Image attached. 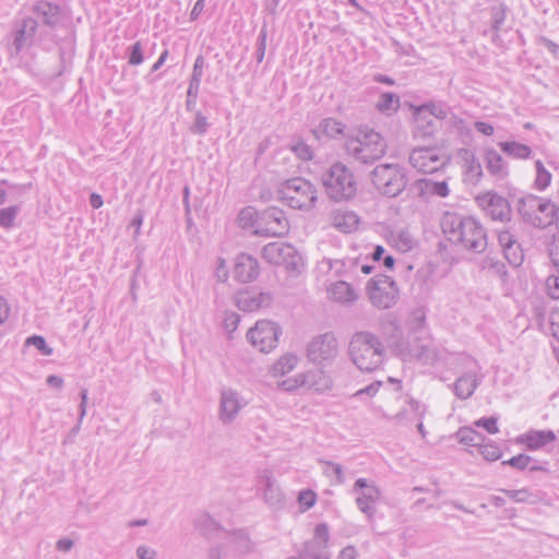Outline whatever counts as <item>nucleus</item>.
I'll return each instance as SVG.
<instances>
[{"label":"nucleus","mask_w":559,"mask_h":559,"mask_svg":"<svg viewBox=\"0 0 559 559\" xmlns=\"http://www.w3.org/2000/svg\"><path fill=\"white\" fill-rule=\"evenodd\" d=\"M441 229L449 241L466 250L480 253L487 248L486 229L474 217L445 212L441 218Z\"/></svg>","instance_id":"obj_1"},{"label":"nucleus","mask_w":559,"mask_h":559,"mask_svg":"<svg viewBox=\"0 0 559 559\" xmlns=\"http://www.w3.org/2000/svg\"><path fill=\"white\" fill-rule=\"evenodd\" d=\"M386 142L377 131L368 127H359L347 135L345 152L355 162L370 165L381 159L386 152Z\"/></svg>","instance_id":"obj_2"},{"label":"nucleus","mask_w":559,"mask_h":559,"mask_svg":"<svg viewBox=\"0 0 559 559\" xmlns=\"http://www.w3.org/2000/svg\"><path fill=\"white\" fill-rule=\"evenodd\" d=\"M384 345L370 332H356L348 344V355L353 364L361 371L372 372L379 369L384 360Z\"/></svg>","instance_id":"obj_3"},{"label":"nucleus","mask_w":559,"mask_h":559,"mask_svg":"<svg viewBox=\"0 0 559 559\" xmlns=\"http://www.w3.org/2000/svg\"><path fill=\"white\" fill-rule=\"evenodd\" d=\"M317 193L314 185L301 177L287 179L277 189L281 201L289 207L300 211H309L314 207Z\"/></svg>","instance_id":"obj_4"},{"label":"nucleus","mask_w":559,"mask_h":559,"mask_svg":"<svg viewBox=\"0 0 559 559\" xmlns=\"http://www.w3.org/2000/svg\"><path fill=\"white\" fill-rule=\"evenodd\" d=\"M328 197L336 202L348 201L356 195L357 183L349 168L334 163L322 176Z\"/></svg>","instance_id":"obj_5"},{"label":"nucleus","mask_w":559,"mask_h":559,"mask_svg":"<svg viewBox=\"0 0 559 559\" xmlns=\"http://www.w3.org/2000/svg\"><path fill=\"white\" fill-rule=\"evenodd\" d=\"M370 179L376 190L386 198L399 197L408 183L407 171L399 164L377 165Z\"/></svg>","instance_id":"obj_6"},{"label":"nucleus","mask_w":559,"mask_h":559,"mask_svg":"<svg viewBox=\"0 0 559 559\" xmlns=\"http://www.w3.org/2000/svg\"><path fill=\"white\" fill-rule=\"evenodd\" d=\"M371 304L378 309H390L399 300L400 290L394 280L388 275H377L368 283Z\"/></svg>","instance_id":"obj_7"},{"label":"nucleus","mask_w":559,"mask_h":559,"mask_svg":"<svg viewBox=\"0 0 559 559\" xmlns=\"http://www.w3.org/2000/svg\"><path fill=\"white\" fill-rule=\"evenodd\" d=\"M252 226L255 228V235L266 237H281L289 230V223L284 211L275 206L263 210L252 223Z\"/></svg>","instance_id":"obj_8"},{"label":"nucleus","mask_w":559,"mask_h":559,"mask_svg":"<svg viewBox=\"0 0 559 559\" xmlns=\"http://www.w3.org/2000/svg\"><path fill=\"white\" fill-rule=\"evenodd\" d=\"M477 205L491 221L507 223L511 221L512 210L507 198L496 191H486L475 198Z\"/></svg>","instance_id":"obj_9"},{"label":"nucleus","mask_w":559,"mask_h":559,"mask_svg":"<svg viewBox=\"0 0 559 559\" xmlns=\"http://www.w3.org/2000/svg\"><path fill=\"white\" fill-rule=\"evenodd\" d=\"M282 330L278 324L269 320H260L247 333V338L253 347L262 353H269L277 346Z\"/></svg>","instance_id":"obj_10"},{"label":"nucleus","mask_w":559,"mask_h":559,"mask_svg":"<svg viewBox=\"0 0 559 559\" xmlns=\"http://www.w3.org/2000/svg\"><path fill=\"white\" fill-rule=\"evenodd\" d=\"M408 160L418 171L432 174L445 166L449 158L438 147L424 146L414 148L409 154Z\"/></svg>","instance_id":"obj_11"},{"label":"nucleus","mask_w":559,"mask_h":559,"mask_svg":"<svg viewBox=\"0 0 559 559\" xmlns=\"http://www.w3.org/2000/svg\"><path fill=\"white\" fill-rule=\"evenodd\" d=\"M262 258L271 264L283 265L287 270H297L301 257L294 246L287 242H270L262 248Z\"/></svg>","instance_id":"obj_12"},{"label":"nucleus","mask_w":559,"mask_h":559,"mask_svg":"<svg viewBox=\"0 0 559 559\" xmlns=\"http://www.w3.org/2000/svg\"><path fill=\"white\" fill-rule=\"evenodd\" d=\"M337 354L338 343L332 332L314 336L307 346V357L316 365L330 362L335 359Z\"/></svg>","instance_id":"obj_13"},{"label":"nucleus","mask_w":559,"mask_h":559,"mask_svg":"<svg viewBox=\"0 0 559 559\" xmlns=\"http://www.w3.org/2000/svg\"><path fill=\"white\" fill-rule=\"evenodd\" d=\"M332 385V378L322 369H312L302 373H298L294 378L287 379L282 383V386L287 391L306 386L309 390L321 393L331 390Z\"/></svg>","instance_id":"obj_14"},{"label":"nucleus","mask_w":559,"mask_h":559,"mask_svg":"<svg viewBox=\"0 0 559 559\" xmlns=\"http://www.w3.org/2000/svg\"><path fill=\"white\" fill-rule=\"evenodd\" d=\"M329 539L328 524L319 523L314 528L313 537L304 544L301 559H330Z\"/></svg>","instance_id":"obj_15"},{"label":"nucleus","mask_w":559,"mask_h":559,"mask_svg":"<svg viewBox=\"0 0 559 559\" xmlns=\"http://www.w3.org/2000/svg\"><path fill=\"white\" fill-rule=\"evenodd\" d=\"M353 491L357 493L356 504L358 509L367 515L369 520L376 514L374 503L380 499V490L373 484L369 483L366 478L356 480Z\"/></svg>","instance_id":"obj_16"},{"label":"nucleus","mask_w":559,"mask_h":559,"mask_svg":"<svg viewBox=\"0 0 559 559\" xmlns=\"http://www.w3.org/2000/svg\"><path fill=\"white\" fill-rule=\"evenodd\" d=\"M34 19L37 20L39 26L56 29L64 21L63 9L55 2L47 0H38L32 8Z\"/></svg>","instance_id":"obj_17"},{"label":"nucleus","mask_w":559,"mask_h":559,"mask_svg":"<svg viewBox=\"0 0 559 559\" xmlns=\"http://www.w3.org/2000/svg\"><path fill=\"white\" fill-rule=\"evenodd\" d=\"M247 405L246 400L236 390L225 388L219 394L218 418L224 425L231 424Z\"/></svg>","instance_id":"obj_18"},{"label":"nucleus","mask_w":559,"mask_h":559,"mask_svg":"<svg viewBox=\"0 0 559 559\" xmlns=\"http://www.w3.org/2000/svg\"><path fill=\"white\" fill-rule=\"evenodd\" d=\"M39 28L37 20L33 16H26L15 24L12 41L15 55L32 46L37 34L41 36L43 32Z\"/></svg>","instance_id":"obj_19"},{"label":"nucleus","mask_w":559,"mask_h":559,"mask_svg":"<svg viewBox=\"0 0 559 559\" xmlns=\"http://www.w3.org/2000/svg\"><path fill=\"white\" fill-rule=\"evenodd\" d=\"M468 360L475 366V368H469L451 385L454 395L460 400L469 399L483 381V376L479 373L480 367L477 361L473 359Z\"/></svg>","instance_id":"obj_20"},{"label":"nucleus","mask_w":559,"mask_h":559,"mask_svg":"<svg viewBox=\"0 0 559 559\" xmlns=\"http://www.w3.org/2000/svg\"><path fill=\"white\" fill-rule=\"evenodd\" d=\"M409 193L413 197L429 200L431 197L447 198L450 194V188L445 180L435 181L430 178L417 179L409 185Z\"/></svg>","instance_id":"obj_21"},{"label":"nucleus","mask_w":559,"mask_h":559,"mask_svg":"<svg viewBox=\"0 0 559 559\" xmlns=\"http://www.w3.org/2000/svg\"><path fill=\"white\" fill-rule=\"evenodd\" d=\"M236 306L245 312H253L267 308L273 302V296L266 292L240 290L235 296Z\"/></svg>","instance_id":"obj_22"},{"label":"nucleus","mask_w":559,"mask_h":559,"mask_svg":"<svg viewBox=\"0 0 559 559\" xmlns=\"http://www.w3.org/2000/svg\"><path fill=\"white\" fill-rule=\"evenodd\" d=\"M412 355L424 365H436L438 362H445L449 357V352L437 346L432 341H427L423 344H414L412 346Z\"/></svg>","instance_id":"obj_23"},{"label":"nucleus","mask_w":559,"mask_h":559,"mask_svg":"<svg viewBox=\"0 0 559 559\" xmlns=\"http://www.w3.org/2000/svg\"><path fill=\"white\" fill-rule=\"evenodd\" d=\"M260 266L257 258L241 252L236 257L234 277L240 283H251L258 278Z\"/></svg>","instance_id":"obj_24"},{"label":"nucleus","mask_w":559,"mask_h":559,"mask_svg":"<svg viewBox=\"0 0 559 559\" xmlns=\"http://www.w3.org/2000/svg\"><path fill=\"white\" fill-rule=\"evenodd\" d=\"M258 483L264 486L263 499L272 508L284 504V495L270 469H263L258 475Z\"/></svg>","instance_id":"obj_25"},{"label":"nucleus","mask_w":559,"mask_h":559,"mask_svg":"<svg viewBox=\"0 0 559 559\" xmlns=\"http://www.w3.org/2000/svg\"><path fill=\"white\" fill-rule=\"evenodd\" d=\"M414 126L413 135L416 139H428L437 131V123L431 115L425 109L416 107L413 112Z\"/></svg>","instance_id":"obj_26"},{"label":"nucleus","mask_w":559,"mask_h":559,"mask_svg":"<svg viewBox=\"0 0 559 559\" xmlns=\"http://www.w3.org/2000/svg\"><path fill=\"white\" fill-rule=\"evenodd\" d=\"M532 225L537 228H546L555 225L559 228V206L550 200L542 199L540 206L537 210Z\"/></svg>","instance_id":"obj_27"},{"label":"nucleus","mask_w":559,"mask_h":559,"mask_svg":"<svg viewBox=\"0 0 559 559\" xmlns=\"http://www.w3.org/2000/svg\"><path fill=\"white\" fill-rule=\"evenodd\" d=\"M484 162L487 171L496 179L503 180L509 176L508 163L495 148H485Z\"/></svg>","instance_id":"obj_28"},{"label":"nucleus","mask_w":559,"mask_h":559,"mask_svg":"<svg viewBox=\"0 0 559 559\" xmlns=\"http://www.w3.org/2000/svg\"><path fill=\"white\" fill-rule=\"evenodd\" d=\"M330 222L338 231L349 234L357 229L359 218L353 211L334 210L330 215Z\"/></svg>","instance_id":"obj_29"},{"label":"nucleus","mask_w":559,"mask_h":559,"mask_svg":"<svg viewBox=\"0 0 559 559\" xmlns=\"http://www.w3.org/2000/svg\"><path fill=\"white\" fill-rule=\"evenodd\" d=\"M330 297L341 304H349L357 299L358 295L355 288L347 282L337 281L329 288Z\"/></svg>","instance_id":"obj_30"},{"label":"nucleus","mask_w":559,"mask_h":559,"mask_svg":"<svg viewBox=\"0 0 559 559\" xmlns=\"http://www.w3.org/2000/svg\"><path fill=\"white\" fill-rule=\"evenodd\" d=\"M542 199L543 198L534 194H527L520 199L518 211L524 222L533 224L537 210L540 206Z\"/></svg>","instance_id":"obj_31"},{"label":"nucleus","mask_w":559,"mask_h":559,"mask_svg":"<svg viewBox=\"0 0 559 559\" xmlns=\"http://www.w3.org/2000/svg\"><path fill=\"white\" fill-rule=\"evenodd\" d=\"M555 440L556 435L552 430H531L523 436V441L530 450L539 449Z\"/></svg>","instance_id":"obj_32"},{"label":"nucleus","mask_w":559,"mask_h":559,"mask_svg":"<svg viewBox=\"0 0 559 559\" xmlns=\"http://www.w3.org/2000/svg\"><path fill=\"white\" fill-rule=\"evenodd\" d=\"M463 168L466 181L476 185L483 178L484 174L480 162L473 153H469L468 151H465Z\"/></svg>","instance_id":"obj_33"},{"label":"nucleus","mask_w":559,"mask_h":559,"mask_svg":"<svg viewBox=\"0 0 559 559\" xmlns=\"http://www.w3.org/2000/svg\"><path fill=\"white\" fill-rule=\"evenodd\" d=\"M498 145L502 152L513 158L526 159L532 154V148L528 145L515 141L499 142Z\"/></svg>","instance_id":"obj_34"},{"label":"nucleus","mask_w":559,"mask_h":559,"mask_svg":"<svg viewBox=\"0 0 559 559\" xmlns=\"http://www.w3.org/2000/svg\"><path fill=\"white\" fill-rule=\"evenodd\" d=\"M345 130V124L342 122L333 119V118H325L323 119L317 129L313 131L316 136H319V133L324 134L329 138H336L338 135H342Z\"/></svg>","instance_id":"obj_35"},{"label":"nucleus","mask_w":559,"mask_h":559,"mask_svg":"<svg viewBox=\"0 0 559 559\" xmlns=\"http://www.w3.org/2000/svg\"><path fill=\"white\" fill-rule=\"evenodd\" d=\"M297 362V355L287 353L283 355L278 360H276V362L272 366L271 371L274 377H282L290 372L296 367Z\"/></svg>","instance_id":"obj_36"},{"label":"nucleus","mask_w":559,"mask_h":559,"mask_svg":"<svg viewBox=\"0 0 559 559\" xmlns=\"http://www.w3.org/2000/svg\"><path fill=\"white\" fill-rule=\"evenodd\" d=\"M408 405L411 407V412L413 414V417L412 418H407V420L408 421L423 420L424 416H425V414L427 412V406L421 404L420 402L414 400V399H409L408 400ZM406 416H407V411H401V412H399L393 417V419L399 421V423H403L404 420H406Z\"/></svg>","instance_id":"obj_37"},{"label":"nucleus","mask_w":559,"mask_h":559,"mask_svg":"<svg viewBox=\"0 0 559 559\" xmlns=\"http://www.w3.org/2000/svg\"><path fill=\"white\" fill-rule=\"evenodd\" d=\"M376 107L380 112H396L400 108V97L395 93H382Z\"/></svg>","instance_id":"obj_38"},{"label":"nucleus","mask_w":559,"mask_h":559,"mask_svg":"<svg viewBox=\"0 0 559 559\" xmlns=\"http://www.w3.org/2000/svg\"><path fill=\"white\" fill-rule=\"evenodd\" d=\"M456 438L461 443L469 447H478L485 438L481 433L469 427H462L456 432Z\"/></svg>","instance_id":"obj_39"},{"label":"nucleus","mask_w":559,"mask_h":559,"mask_svg":"<svg viewBox=\"0 0 559 559\" xmlns=\"http://www.w3.org/2000/svg\"><path fill=\"white\" fill-rule=\"evenodd\" d=\"M535 170L534 188L538 191H544L550 186L552 176L539 159L535 162Z\"/></svg>","instance_id":"obj_40"},{"label":"nucleus","mask_w":559,"mask_h":559,"mask_svg":"<svg viewBox=\"0 0 559 559\" xmlns=\"http://www.w3.org/2000/svg\"><path fill=\"white\" fill-rule=\"evenodd\" d=\"M508 12H509V8L503 2H498L497 4H493L490 8L491 27L493 31L498 32L501 29V27L506 21Z\"/></svg>","instance_id":"obj_41"},{"label":"nucleus","mask_w":559,"mask_h":559,"mask_svg":"<svg viewBox=\"0 0 559 559\" xmlns=\"http://www.w3.org/2000/svg\"><path fill=\"white\" fill-rule=\"evenodd\" d=\"M502 250L506 260L513 267H518L523 263L524 253L519 242H515L514 245L509 246Z\"/></svg>","instance_id":"obj_42"},{"label":"nucleus","mask_w":559,"mask_h":559,"mask_svg":"<svg viewBox=\"0 0 559 559\" xmlns=\"http://www.w3.org/2000/svg\"><path fill=\"white\" fill-rule=\"evenodd\" d=\"M483 267L492 272L495 275L499 276L503 282L507 281L508 271L506 264L491 257H487L483 261Z\"/></svg>","instance_id":"obj_43"},{"label":"nucleus","mask_w":559,"mask_h":559,"mask_svg":"<svg viewBox=\"0 0 559 559\" xmlns=\"http://www.w3.org/2000/svg\"><path fill=\"white\" fill-rule=\"evenodd\" d=\"M418 108L427 110L429 115H431V118H433L435 120H443L448 117L450 112L449 106L445 105L444 103L430 102L419 106Z\"/></svg>","instance_id":"obj_44"},{"label":"nucleus","mask_w":559,"mask_h":559,"mask_svg":"<svg viewBox=\"0 0 559 559\" xmlns=\"http://www.w3.org/2000/svg\"><path fill=\"white\" fill-rule=\"evenodd\" d=\"M197 528L205 536L221 530L219 524L209 514H202L195 522Z\"/></svg>","instance_id":"obj_45"},{"label":"nucleus","mask_w":559,"mask_h":559,"mask_svg":"<svg viewBox=\"0 0 559 559\" xmlns=\"http://www.w3.org/2000/svg\"><path fill=\"white\" fill-rule=\"evenodd\" d=\"M128 63L132 67L140 66L144 61L143 44L141 40L135 41L126 50Z\"/></svg>","instance_id":"obj_46"},{"label":"nucleus","mask_w":559,"mask_h":559,"mask_svg":"<svg viewBox=\"0 0 559 559\" xmlns=\"http://www.w3.org/2000/svg\"><path fill=\"white\" fill-rule=\"evenodd\" d=\"M20 212L19 205H12L0 210V226L10 229L14 225V221Z\"/></svg>","instance_id":"obj_47"},{"label":"nucleus","mask_w":559,"mask_h":559,"mask_svg":"<svg viewBox=\"0 0 559 559\" xmlns=\"http://www.w3.org/2000/svg\"><path fill=\"white\" fill-rule=\"evenodd\" d=\"M320 463L323 465L324 474L329 477L334 476L336 484H343L345 481L342 465L331 462V461H324V460L320 461Z\"/></svg>","instance_id":"obj_48"},{"label":"nucleus","mask_w":559,"mask_h":559,"mask_svg":"<svg viewBox=\"0 0 559 559\" xmlns=\"http://www.w3.org/2000/svg\"><path fill=\"white\" fill-rule=\"evenodd\" d=\"M233 542L237 545V548L242 552H250L253 549L252 543L248 534L243 530L235 531L231 534Z\"/></svg>","instance_id":"obj_49"},{"label":"nucleus","mask_w":559,"mask_h":559,"mask_svg":"<svg viewBox=\"0 0 559 559\" xmlns=\"http://www.w3.org/2000/svg\"><path fill=\"white\" fill-rule=\"evenodd\" d=\"M477 448H478L479 453L487 461H497L502 455V452L499 449V447L492 442H489V443L480 442V445H478Z\"/></svg>","instance_id":"obj_50"},{"label":"nucleus","mask_w":559,"mask_h":559,"mask_svg":"<svg viewBox=\"0 0 559 559\" xmlns=\"http://www.w3.org/2000/svg\"><path fill=\"white\" fill-rule=\"evenodd\" d=\"M210 128L207 118L201 112L197 111L194 122L190 126L189 131L192 134L204 135Z\"/></svg>","instance_id":"obj_51"},{"label":"nucleus","mask_w":559,"mask_h":559,"mask_svg":"<svg viewBox=\"0 0 559 559\" xmlns=\"http://www.w3.org/2000/svg\"><path fill=\"white\" fill-rule=\"evenodd\" d=\"M25 345L34 346L40 352V354L45 356H50L53 353V349L47 345L46 340L40 335H32L27 337Z\"/></svg>","instance_id":"obj_52"},{"label":"nucleus","mask_w":559,"mask_h":559,"mask_svg":"<svg viewBox=\"0 0 559 559\" xmlns=\"http://www.w3.org/2000/svg\"><path fill=\"white\" fill-rule=\"evenodd\" d=\"M266 38H267L266 27L263 26L259 32L258 39H257V48L254 51V58L258 63H261L264 59L265 49H266Z\"/></svg>","instance_id":"obj_53"},{"label":"nucleus","mask_w":559,"mask_h":559,"mask_svg":"<svg viewBox=\"0 0 559 559\" xmlns=\"http://www.w3.org/2000/svg\"><path fill=\"white\" fill-rule=\"evenodd\" d=\"M381 385H382L381 381H374V382L370 383L369 385H367L366 388L356 391L352 395V399L369 400L377 394V392L379 391Z\"/></svg>","instance_id":"obj_54"},{"label":"nucleus","mask_w":559,"mask_h":559,"mask_svg":"<svg viewBox=\"0 0 559 559\" xmlns=\"http://www.w3.org/2000/svg\"><path fill=\"white\" fill-rule=\"evenodd\" d=\"M204 66H205V59H204V57L202 55H199L195 58V61H194V64H193V69H192L191 79H190L189 83H193L195 85H200L201 84V80H202V76H203Z\"/></svg>","instance_id":"obj_55"},{"label":"nucleus","mask_w":559,"mask_h":559,"mask_svg":"<svg viewBox=\"0 0 559 559\" xmlns=\"http://www.w3.org/2000/svg\"><path fill=\"white\" fill-rule=\"evenodd\" d=\"M532 462V457L526 454H519L513 457H511L508 461H503V465H510L519 471H523L526 467L530 466V463Z\"/></svg>","instance_id":"obj_56"},{"label":"nucleus","mask_w":559,"mask_h":559,"mask_svg":"<svg viewBox=\"0 0 559 559\" xmlns=\"http://www.w3.org/2000/svg\"><path fill=\"white\" fill-rule=\"evenodd\" d=\"M551 274L546 280L547 295L552 299H559V272Z\"/></svg>","instance_id":"obj_57"},{"label":"nucleus","mask_w":559,"mask_h":559,"mask_svg":"<svg viewBox=\"0 0 559 559\" xmlns=\"http://www.w3.org/2000/svg\"><path fill=\"white\" fill-rule=\"evenodd\" d=\"M501 491L508 495L514 502H533L531 500L533 495L525 488L519 490L502 489Z\"/></svg>","instance_id":"obj_58"},{"label":"nucleus","mask_w":559,"mask_h":559,"mask_svg":"<svg viewBox=\"0 0 559 559\" xmlns=\"http://www.w3.org/2000/svg\"><path fill=\"white\" fill-rule=\"evenodd\" d=\"M316 501L317 495L311 489L301 490L298 495V502L305 507V510L312 508Z\"/></svg>","instance_id":"obj_59"},{"label":"nucleus","mask_w":559,"mask_h":559,"mask_svg":"<svg viewBox=\"0 0 559 559\" xmlns=\"http://www.w3.org/2000/svg\"><path fill=\"white\" fill-rule=\"evenodd\" d=\"M200 85H195L193 83H189L187 91V100L186 108L188 111H193L195 109L197 98L199 95Z\"/></svg>","instance_id":"obj_60"},{"label":"nucleus","mask_w":559,"mask_h":559,"mask_svg":"<svg viewBox=\"0 0 559 559\" xmlns=\"http://www.w3.org/2000/svg\"><path fill=\"white\" fill-rule=\"evenodd\" d=\"M292 150L302 160H310L313 157L311 147L302 141L297 142Z\"/></svg>","instance_id":"obj_61"},{"label":"nucleus","mask_w":559,"mask_h":559,"mask_svg":"<svg viewBox=\"0 0 559 559\" xmlns=\"http://www.w3.org/2000/svg\"><path fill=\"white\" fill-rule=\"evenodd\" d=\"M475 426L484 428L487 432L493 435L499 431L496 417H483L475 421Z\"/></svg>","instance_id":"obj_62"},{"label":"nucleus","mask_w":559,"mask_h":559,"mask_svg":"<svg viewBox=\"0 0 559 559\" xmlns=\"http://www.w3.org/2000/svg\"><path fill=\"white\" fill-rule=\"evenodd\" d=\"M498 241L502 249L514 245L516 241L513 234H511L509 230H501L498 233Z\"/></svg>","instance_id":"obj_63"},{"label":"nucleus","mask_w":559,"mask_h":559,"mask_svg":"<svg viewBox=\"0 0 559 559\" xmlns=\"http://www.w3.org/2000/svg\"><path fill=\"white\" fill-rule=\"evenodd\" d=\"M550 325L554 337L559 342V310L550 313Z\"/></svg>","instance_id":"obj_64"}]
</instances>
